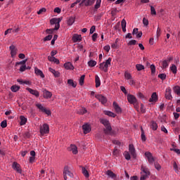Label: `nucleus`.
Instances as JSON below:
<instances>
[{
    "mask_svg": "<svg viewBox=\"0 0 180 180\" xmlns=\"http://www.w3.org/2000/svg\"><path fill=\"white\" fill-rule=\"evenodd\" d=\"M50 131V128L49 127V124H44L40 127V134L41 136H44V134H49Z\"/></svg>",
    "mask_w": 180,
    "mask_h": 180,
    "instance_id": "6",
    "label": "nucleus"
},
{
    "mask_svg": "<svg viewBox=\"0 0 180 180\" xmlns=\"http://www.w3.org/2000/svg\"><path fill=\"white\" fill-rule=\"evenodd\" d=\"M37 108H38V109H39V110L41 112H43L44 110V109L46 108L44 106H43V105L40 104V103H37L36 104Z\"/></svg>",
    "mask_w": 180,
    "mask_h": 180,
    "instance_id": "48",
    "label": "nucleus"
},
{
    "mask_svg": "<svg viewBox=\"0 0 180 180\" xmlns=\"http://www.w3.org/2000/svg\"><path fill=\"white\" fill-rule=\"evenodd\" d=\"M88 65L89 67H95V65H96V61L94 60H91L88 62Z\"/></svg>",
    "mask_w": 180,
    "mask_h": 180,
    "instance_id": "43",
    "label": "nucleus"
},
{
    "mask_svg": "<svg viewBox=\"0 0 180 180\" xmlns=\"http://www.w3.org/2000/svg\"><path fill=\"white\" fill-rule=\"evenodd\" d=\"M48 60L51 63H54L55 64H60V60L57 58H56L54 56H48Z\"/></svg>",
    "mask_w": 180,
    "mask_h": 180,
    "instance_id": "22",
    "label": "nucleus"
},
{
    "mask_svg": "<svg viewBox=\"0 0 180 180\" xmlns=\"http://www.w3.org/2000/svg\"><path fill=\"white\" fill-rule=\"evenodd\" d=\"M171 151H174L176 154H178L179 155H180V149H176V148H171Z\"/></svg>",
    "mask_w": 180,
    "mask_h": 180,
    "instance_id": "62",
    "label": "nucleus"
},
{
    "mask_svg": "<svg viewBox=\"0 0 180 180\" xmlns=\"http://www.w3.org/2000/svg\"><path fill=\"white\" fill-rule=\"evenodd\" d=\"M43 96L45 99H50L53 96V94L47 90H44Z\"/></svg>",
    "mask_w": 180,
    "mask_h": 180,
    "instance_id": "16",
    "label": "nucleus"
},
{
    "mask_svg": "<svg viewBox=\"0 0 180 180\" xmlns=\"http://www.w3.org/2000/svg\"><path fill=\"white\" fill-rule=\"evenodd\" d=\"M67 175H68V176H70V178H72L74 176L72 172L70 171V168H68V166H65L63 169V178L65 180H67Z\"/></svg>",
    "mask_w": 180,
    "mask_h": 180,
    "instance_id": "7",
    "label": "nucleus"
},
{
    "mask_svg": "<svg viewBox=\"0 0 180 180\" xmlns=\"http://www.w3.org/2000/svg\"><path fill=\"white\" fill-rule=\"evenodd\" d=\"M158 120L160 122H161V123H165L167 120V116L165 115H160L158 117Z\"/></svg>",
    "mask_w": 180,
    "mask_h": 180,
    "instance_id": "35",
    "label": "nucleus"
},
{
    "mask_svg": "<svg viewBox=\"0 0 180 180\" xmlns=\"http://www.w3.org/2000/svg\"><path fill=\"white\" fill-rule=\"evenodd\" d=\"M63 20V18H52L50 20L51 25H55L54 29H48L46 30V33H53L54 30H58L60 29V22Z\"/></svg>",
    "mask_w": 180,
    "mask_h": 180,
    "instance_id": "1",
    "label": "nucleus"
},
{
    "mask_svg": "<svg viewBox=\"0 0 180 180\" xmlns=\"http://www.w3.org/2000/svg\"><path fill=\"white\" fill-rule=\"evenodd\" d=\"M82 172L83 175L85 176L86 178H89V173L88 172V170L85 167L82 168Z\"/></svg>",
    "mask_w": 180,
    "mask_h": 180,
    "instance_id": "34",
    "label": "nucleus"
},
{
    "mask_svg": "<svg viewBox=\"0 0 180 180\" xmlns=\"http://www.w3.org/2000/svg\"><path fill=\"white\" fill-rule=\"evenodd\" d=\"M158 101V96L157 93L154 92L152 94L151 97L149 99V102H157Z\"/></svg>",
    "mask_w": 180,
    "mask_h": 180,
    "instance_id": "23",
    "label": "nucleus"
},
{
    "mask_svg": "<svg viewBox=\"0 0 180 180\" xmlns=\"http://www.w3.org/2000/svg\"><path fill=\"white\" fill-rule=\"evenodd\" d=\"M105 174L109 176V178H116V174H115V173H113V172L110 171V170H108L105 172Z\"/></svg>",
    "mask_w": 180,
    "mask_h": 180,
    "instance_id": "32",
    "label": "nucleus"
},
{
    "mask_svg": "<svg viewBox=\"0 0 180 180\" xmlns=\"http://www.w3.org/2000/svg\"><path fill=\"white\" fill-rule=\"evenodd\" d=\"M136 68L137 70V71H143V70H144V65H141V64H136Z\"/></svg>",
    "mask_w": 180,
    "mask_h": 180,
    "instance_id": "44",
    "label": "nucleus"
},
{
    "mask_svg": "<svg viewBox=\"0 0 180 180\" xmlns=\"http://www.w3.org/2000/svg\"><path fill=\"white\" fill-rule=\"evenodd\" d=\"M117 43H119V39H115V42L114 44H111L112 49H118L119 46L117 45Z\"/></svg>",
    "mask_w": 180,
    "mask_h": 180,
    "instance_id": "45",
    "label": "nucleus"
},
{
    "mask_svg": "<svg viewBox=\"0 0 180 180\" xmlns=\"http://www.w3.org/2000/svg\"><path fill=\"white\" fill-rule=\"evenodd\" d=\"M104 115H106L107 116H109L110 117H116V114L115 112H112L109 110H105Z\"/></svg>",
    "mask_w": 180,
    "mask_h": 180,
    "instance_id": "31",
    "label": "nucleus"
},
{
    "mask_svg": "<svg viewBox=\"0 0 180 180\" xmlns=\"http://www.w3.org/2000/svg\"><path fill=\"white\" fill-rule=\"evenodd\" d=\"M20 89V86H12L11 88V90L12 91V92H18V91H19Z\"/></svg>",
    "mask_w": 180,
    "mask_h": 180,
    "instance_id": "40",
    "label": "nucleus"
},
{
    "mask_svg": "<svg viewBox=\"0 0 180 180\" xmlns=\"http://www.w3.org/2000/svg\"><path fill=\"white\" fill-rule=\"evenodd\" d=\"M103 49H104L105 51H106L107 53H109V51H110V46L106 45V46H104Z\"/></svg>",
    "mask_w": 180,
    "mask_h": 180,
    "instance_id": "61",
    "label": "nucleus"
},
{
    "mask_svg": "<svg viewBox=\"0 0 180 180\" xmlns=\"http://www.w3.org/2000/svg\"><path fill=\"white\" fill-rule=\"evenodd\" d=\"M127 82L129 85H131V86L136 85V80H134L133 77L131 79H129V80H128Z\"/></svg>",
    "mask_w": 180,
    "mask_h": 180,
    "instance_id": "49",
    "label": "nucleus"
},
{
    "mask_svg": "<svg viewBox=\"0 0 180 180\" xmlns=\"http://www.w3.org/2000/svg\"><path fill=\"white\" fill-rule=\"evenodd\" d=\"M124 157L125 160H127V161L130 160V159L131 158L130 157V153H129V152L127 151L124 152Z\"/></svg>",
    "mask_w": 180,
    "mask_h": 180,
    "instance_id": "46",
    "label": "nucleus"
},
{
    "mask_svg": "<svg viewBox=\"0 0 180 180\" xmlns=\"http://www.w3.org/2000/svg\"><path fill=\"white\" fill-rule=\"evenodd\" d=\"M79 115H85L86 113V109L82 108L79 111H78Z\"/></svg>",
    "mask_w": 180,
    "mask_h": 180,
    "instance_id": "50",
    "label": "nucleus"
},
{
    "mask_svg": "<svg viewBox=\"0 0 180 180\" xmlns=\"http://www.w3.org/2000/svg\"><path fill=\"white\" fill-rule=\"evenodd\" d=\"M84 81H85V75H83L81 76V77L79 79V85H81V86H82V85H84Z\"/></svg>",
    "mask_w": 180,
    "mask_h": 180,
    "instance_id": "42",
    "label": "nucleus"
},
{
    "mask_svg": "<svg viewBox=\"0 0 180 180\" xmlns=\"http://www.w3.org/2000/svg\"><path fill=\"white\" fill-rule=\"evenodd\" d=\"M82 40V37L81 34H75L72 37V41L74 43H77V41H81Z\"/></svg>",
    "mask_w": 180,
    "mask_h": 180,
    "instance_id": "15",
    "label": "nucleus"
},
{
    "mask_svg": "<svg viewBox=\"0 0 180 180\" xmlns=\"http://www.w3.org/2000/svg\"><path fill=\"white\" fill-rule=\"evenodd\" d=\"M141 141H146L147 140V138H146V134H144V129H143V127L141 128Z\"/></svg>",
    "mask_w": 180,
    "mask_h": 180,
    "instance_id": "39",
    "label": "nucleus"
},
{
    "mask_svg": "<svg viewBox=\"0 0 180 180\" xmlns=\"http://www.w3.org/2000/svg\"><path fill=\"white\" fill-rule=\"evenodd\" d=\"M6 126H8V124L6 123V120L2 121L1 123V127H2L3 129H5Z\"/></svg>",
    "mask_w": 180,
    "mask_h": 180,
    "instance_id": "55",
    "label": "nucleus"
},
{
    "mask_svg": "<svg viewBox=\"0 0 180 180\" xmlns=\"http://www.w3.org/2000/svg\"><path fill=\"white\" fill-rule=\"evenodd\" d=\"M34 73L36 74V75H39L41 78H44V74L43 73V71H41L40 69L34 68Z\"/></svg>",
    "mask_w": 180,
    "mask_h": 180,
    "instance_id": "25",
    "label": "nucleus"
},
{
    "mask_svg": "<svg viewBox=\"0 0 180 180\" xmlns=\"http://www.w3.org/2000/svg\"><path fill=\"white\" fill-rule=\"evenodd\" d=\"M68 84L69 85H70V86H72L73 88H76L77 87V83L74 82V80H72V79H68Z\"/></svg>",
    "mask_w": 180,
    "mask_h": 180,
    "instance_id": "38",
    "label": "nucleus"
},
{
    "mask_svg": "<svg viewBox=\"0 0 180 180\" xmlns=\"http://www.w3.org/2000/svg\"><path fill=\"white\" fill-rule=\"evenodd\" d=\"M42 112L44 113H46V115H48V116H50V115H51V111H50V110H47L46 108Z\"/></svg>",
    "mask_w": 180,
    "mask_h": 180,
    "instance_id": "57",
    "label": "nucleus"
},
{
    "mask_svg": "<svg viewBox=\"0 0 180 180\" xmlns=\"http://www.w3.org/2000/svg\"><path fill=\"white\" fill-rule=\"evenodd\" d=\"M158 78H160V79H165V78H167V75L162 73V74H160L158 75Z\"/></svg>",
    "mask_w": 180,
    "mask_h": 180,
    "instance_id": "56",
    "label": "nucleus"
},
{
    "mask_svg": "<svg viewBox=\"0 0 180 180\" xmlns=\"http://www.w3.org/2000/svg\"><path fill=\"white\" fill-rule=\"evenodd\" d=\"M20 72H23L24 71H26V65H22L20 68Z\"/></svg>",
    "mask_w": 180,
    "mask_h": 180,
    "instance_id": "58",
    "label": "nucleus"
},
{
    "mask_svg": "<svg viewBox=\"0 0 180 180\" xmlns=\"http://www.w3.org/2000/svg\"><path fill=\"white\" fill-rule=\"evenodd\" d=\"M101 86V79L99 78V76H96V88H99Z\"/></svg>",
    "mask_w": 180,
    "mask_h": 180,
    "instance_id": "36",
    "label": "nucleus"
},
{
    "mask_svg": "<svg viewBox=\"0 0 180 180\" xmlns=\"http://www.w3.org/2000/svg\"><path fill=\"white\" fill-rule=\"evenodd\" d=\"M20 126H25V124H26L27 122V118L25 117V116L21 115L20 117Z\"/></svg>",
    "mask_w": 180,
    "mask_h": 180,
    "instance_id": "27",
    "label": "nucleus"
},
{
    "mask_svg": "<svg viewBox=\"0 0 180 180\" xmlns=\"http://www.w3.org/2000/svg\"><path fill=\"white\" fill-rule=\"evenodd\" d=\"M127 99H128V102L133 105H134V103H136L137 102V98H136V96H134L131 94H129L127 96Z\"/></svg>",
    "mask_w": 180,
    "mask_h": 180,
    "instance_id": "12",
    "label": "nucleus"
},
{
    "mask_svg": "<svg viewBox=\"0 0 180 180\" xmlns=\"http://www.w3.org/2000/svg\"><path fill=\"white\" fill-rule=\"evenodd\" d=\"M155 168L158 171H160L161 169V165H160L158 162L155 163Z\"/></svg>",
    "mask_w": 180,
    "mask_h": 180,
    "instance_id": "63",
    "label": "nucleus"
},
{
    "mask_svg": "<svg viewBox=\"0 0 180 180\" xmlns=\"http://www.w3.org/2000/svg\"><path fill=\"white\" fill-rule=\"evenodd\" d=\"M141 180H146L148 176H150V171H148V169L147 167H141Z\"/></svg>",
    "mask_w": 180,
    "mask_h": 180,
    "instance_id": "4",
    "label": "nucleus"
},
{
    "mask_svg": "<svg viewBox=\"0 0 180 180\" xmlns=\"http://www.w3.org/2000/svg\"><path fill=\"white\" fill-rule=\"evenodd\" d=\"M112 63V58H108L105 62L101 63L99 65V69L104 72H108L109 67Z\"/></svg>",
    "mask_w": 180,
    "mask_h": 180,
    "instance_id": "3",
    "label": "nucleus"
},
{
    "mask_svg": "<svg viewBox=\"0 0 180 180\" xmlns=\"http://www.w3.org/2000/svg\"><path fill=\"white\" fill-rule=\"evenodd\" d=\"M20 166L19 165V164H18L16 162H13V169L17 171V172H18L19 174H21L22 173V169H20Z\"/></svg>",
    "mask_w": 180,
    "mask_h": 180,
    "instance_id": "26",
    "label": "nucleus"
},
{
    "mask_svg": "<svg viewBox=\"0 0 180 180\" xmlns=\"http://www.w3.org/2000/svg\"><path fill=\"white\" fill-rule=\"evenodd\" d=\"M70 151H72V154H78V148L75 145H71Z\"/></svg>",
    "mask_w": 180,
    "mask_h": 180,
    "instance_id": "29",
    "label": "nucleus"
},
{
    "mask_svg": "<svg viewBox=\"0 0 180 180\" xmlns=\"http://www.w3.org/2000/svg\"><path fill=\"white\" fill-rule=\"evenodd\" d=\"M26 90L28 91V92H30V94H31L32 95H34L37 98H39V96H40V93H39V91L37 90L32 89L29 87H27L26 89Z\"/></svg>",
    "mask_w": 180,
    "mask_h": 180,
    "instance_id": "14",
    "label": "nucleus"
},
{
    "mask_svg": "<svg viewBox=\"0 0 180 180\" xmlns=\"http://www.w3.org/2000/svg\"><path fill=\"white\" fill-rule=\"evenodd\" d=\"M173 91L174 94H176V95H180V87L179 86H176L173 88Z\"/></svg>",
    "mask_w": 180,
    "mask_h": 180,
    "instance_id": "41",
    "label": "nucleus"
},
{
    "mask_svg": "<svg viewBox=\"0 0 180 180\" xmlns=\"http://www.w3.org/2000/svg\"><path fill=\"white\" fill-rule=\"evenodd\" d=\"M172 60V58L169 57L167 59L161 61V65H162V68H167V67H168V65H169V63L171 62Z\"/></svg>",
    "mask_w": 180,
    "mask_h": 180,
    "instance_id": "11",
    "label": "nucleus"
},
{
    "mask_svg": "<svg viewBox=\"0 0 180 180\" xmlns=\"http://www.w3.org/2000/svg\"><path fill=\"white\" fill-rule=\"evenodd\" d=\"M96 39H98V34L94 33L92 35V40H93V41H96Z\"/></svg>",
    "mask_w": 180,
    "mask_h": 180,
    "instance_id": "64",
    "label": "nucleus"
},
{
    "mask_svg": "<svg viewBox=\"0 0 180 180\" xmlns=\"http://www.w3.org/2000/svg\"><path fill=\"white\" fill-rule=\"evenodd\" d=\"M170 71L173 72V74H176L178 70L176 68V65H172V66L169 68Z\"/></svg>",
    "mask_w": 180,
    "mask_h": 180,
    "instance_id": "37",
    "label": "nucleus"
},
{
    "mask_svg": "<svg viewBox=\"0 0 180 180\" xmlns=\"http://www.w3.org/2000/svg\"><path fill=\"white\" fill-rule=\"evenodd\" d=\"M145 157L148 160V162H149V164H154V162H155V158L153 155L152 153L146 152Z\"/></svg>",
    "mask_w": 180,
    "mask_h": 180,
    "instance_id": "5",
    "label": "nucleus"
},
{
    "mask_svg": "<svg viewBox=\"0 0 180 180\" xmlns=\"http://www.w3.org/2000/svg\"><path fill=\"white\" fill-rule=\"evenodd\" d=\"M100 122L105 127L104 129L105 134H110L112 133V127L110 126V122L109 120L105 118H101Z\"/></svg>",
    "mask_w": 180,
    "mask_h": 180,
    "instance_id": "2",
    "label": "nucleus"
},
{
    "mask_svg": "<svg viewBox=\"0 0 180 180\" xmlns=\"http://www.w3.org/2000/svg\"><path fill=\"white\" fill-rule=\"evenodd\" d=\"M9 50L12 58H15L16 54H18V49L16 48V46H15V45L12 44L9 46Z\"/></svg>",
    "mask_w": 180,
    "mask_h": 180,
    "instance_id": "8",
    "label": "nucleus"
},
{
    "mask_svg": "<svg viewBox=\"0 0 180 180\" xmlns=\"http://www.w3.org/2000/svg\"><path fill=\"white\" fill-rule=\"evenodd\" d=\"M102 0H96V4L94 6L95 9H99L101 8V4Z\"/></svg>",
    "mask_w": 180,
    "mask_h": 180,
    "instance_id": "47",
    "label": "nucleus"
},
{
    "mask_svg": "<svg viewBox=\"0 0 180 180\" xmlns=\"http://www.w3.org/2000/svg\"><path fill=\"white\" fill-rule=\"evenodd\" d=\"M151 74H155V65H150Z\"/></svg>",
    "mask_w": 180,
    "mask_h": 180,
    "instance_id": "59",
    "label": "nucleus"
},
{
    "mask_svg": "<svg viewBox=\"0 0 180 180\" xmlns=\"http://www.w3.org/2000/svg\"><path fill=\"white\" fill-rule=\"evenodd\" d=\"M150 127L152 128V130H157L158 129V124L155 122V121H152L150 122Z\"/></svg>",
    "mask_w": 180,
    "mask_h": 180,
    "instance_id": "30",
    "label": "nucleus"
},
{
    "mask_svg": "<svg viewBox=\"0 0 180 180\" xmlns=\"http://www.w3.org/2000/svg\"><path fill=\"white\" fill-rule=\"evenodd\" d=\"M53 39V35H48L46 36L44 39V41H49L50 40H51Z\"/></svg>",
    "mask_w": 180,
    "mask_h": 180,
    "instance_id": "54",
    "label": "nucleus"
},
{
    "mask_svg": "<svg viewBox=\"0 0 180 180\" xmlns=\"http://www.w3.org/2000/svg\"><path fill=\"white\" fill-rule=\"evenodd\" d=\"M150 13L151 15H157V11H155V8L153 6H150Z\"/></svg>",
    "mask_w": 180,
    "mask_h": 180,
    "instance_id": "51",
    "label": "nucleus"
},
{
    "mask_svg": "<svg viewBox=\"0 0 180 180\" xmlns=\"http://www.w3.org/2000/svg\"><path fill=\"white\" fill-rule=\"evenodd\" d=\"M143 23L144 26H148V20L146 18H143Z\"/></svg>",
    "mask_w": 180,
    "mask_h": 180,
    "instance_id": "60",
    "label": "nucleus"
},
{
    "mask_svg": "<svg viewBox=\"0 0 180 180\" xmlns=\"http://www.w3.org/2000/svg\"><path fill=\"white\" fill-rule=\"evenodd\" d=\"M63 67H65V70H74V65L71 62H67L64 63Z\"/></svg>",
    "mask_w": 180,
    "mask_h": 180,
    "instance_id": "24",
    "label": "nucleus"
},
{
    "mask_svg": "<svg viewBox=\"0 0 180 180\" xmlns=\"http://www.w3.org/2000/svg\"><path fill=\"white\" fill-rule=\"evenodd\" d=\"M50 72H51V74H53L54 75V77H56V78H58V77H60V73L58 71H56V70L49 68Z\"/></svg>",
    "mask_w": 180,
    "mask_h": 180,
    "instance_id": "28",
    "label": "nucleus"
},
{
    "mask_svg": "<svg viewBox=\"0 0 180 180\" xmlns=\"http://www.w3.org/2000/svg\"><path fill=\"white\" fill-rule=\"evenodd\" d=\"M75 19H76V17L75 15L69 17L67 20V23L68 26H72V25L75 23Z\"/></svg>",
    "mask_w": 180,
    "mask_h": 180,
    "instance_id": "18",
    "label": "nucleus"
},
{
    "mask_svg": "<svg viewBox=\"0 0 180 180\" xmlns=\"http://www.w3.org/2000/svg\"><path fill=\"white\" fill-rule=\"evenodd\" d=\"M82 129L84 131V134H88V133H89V131H91V125L89 124H84L82 126Z\"/></svg>",
    "mask_w": 180,
    "mask_h": 180,
    "instance_id": "13",
    "label": "nucleus"
},
{
    "mask_svg": "<svg viewBox=\"0 0 180 180\" xmlns=\"http://www.w3.org/2000/svg\"><path fill=\"white\" fill-rule=\"evenodd\" d=\"M30 154L31 155V157H30V162L33 164L36 160V152H34V150H31Z\"/></svg>",
    "mask_w": 180,
    "mask_h": 180,
    "instance_id": "20",
    "label": "nucleus"
},
{
    "mask_svg": "<svg viewBox=\"0 0 180 180\" xmlns=\"http://www.w3.org/2000/svg\"><path fill=\"white\" fill-rule=\"evenodd\" d=\"M96 0H82V4H84L85 6H92Z\"/></svg>",
    "mask_w": 180,
    "mask_h": 180,
    "instance_id": "19",
    "label": "nucleus"
},
{
    "mask_svg": "<svg viewBox=\"0 0 180 180\" xmlns=\"http://www.w3.org/2000/svg\"><path fill=\"white\" fill-rule=\"evenodd\" d=\"M131 78H133V76H131V74H130V72H124V79H126V81H129L131 79Z\"/></svg>",
    "mask_w": 180,
    "mask_h": 180,
    "instance_id": "33",
    "label": "nucleus"
},
{
    "mask_svg": "<svg viewBox=\"0 0 180 180\" xmlns=\"http://www.w3.org/2000/svg\"><path fill=\"white\" fill-rule=\"evenodd\" d=\"M46 8H42L39 11H37L38 15H43V13H45L46 12Z\"/></svg>",
    "mask_w": 180,
    "mask_h": 180,
    "instance_id": "52",
    "label": "nucleus"
},
{
    "mask_svg": "<svg viewBox=\"0 0 180 180\" xmlns=\"http://www.w3.org/2000/svg\"><path fill=\"white\" fill-rule=\"evenodd\" d=\"M129 151L131 155H132V157L134 158H136V148H134V146L133 144L129 145Z\"/></svg>",
    "mask_w": 180,
    "mask_h": 180,
    "instance_id": "10",
    "label": "nucleus"
},
{
    "mask_svg": "<svg viewBox=\"0 0 180 180\" xmlns=\"http://www.w3.org/2000/svg\"><path fill=\"white\" fill-rule=\"evenodd\" d=\"M171 88L168 87L166 89L165 98L169 101H171V99H172V95L171 94Z\"/></svg>",
    "mask_w": 180,
    "mask_h": 180,
    "instance_id": "17",
    "label": "nucleus"
},
{
    "mask_svg": "<svg viewBox=\"0 0 180 180\" xmlns=\"http://www.w3.org/2000/svg\"><path fill=\"white\" fill-rule=\"evenodd\" d=\"M137 43V41L132 39L128 42V46H134Z\"/></svg>",
    "mask_w": 180,
    "mask_h": 180,
    "instance_id": "53",
    "label": "nucleus"
},
{
    "mask_svg": "<svg viewBox=\"0 0 180 180\" xmlns=\"http://www.w3.org/2000/svg\"><path fill=\"white\" fill-rule=\"evenodd\" d=\"M96 99H98V101H99V102H101L103 105H105V103H106L108 102V99H106V97L103 96L101 94H98L97 96H96Z\"/></svg>",
    "mask_w": 180,
    "mask_h": 180,
    "instance_id": "9",
    "label": "nucleus"
},
{
    "mask_svg": "<svg viewBox=\"0 0 180 180\" xmlns=\"http://www.w3.org/2000/svg\"><path fill=\"white\" fill-rule=\"evenodd\" d=\"M112 106L116 113H122V108H120V106H119V104H117V103L114 101L112 103Z\"/></svg>",
    "mask_w": 180,
    "mask_h": 180,
    "instance_id": "21",
    "label": "nucleus"
}]
</instances>
